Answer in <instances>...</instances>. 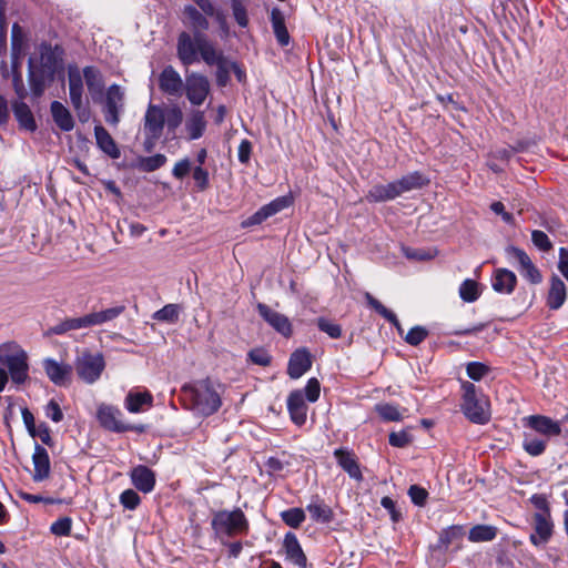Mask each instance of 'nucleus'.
<instances>
[{"mask_svg":"<svg viewBox=\"0 0 568 568\" xmlns=\"http://www.w3.org/2000/svg\"><path fill=\"white\" fill-rule=\"evenodd\" d=\"M176 55L184 67H190L202 59L207 65L216 67V83L225 87L231 79V72L235 68V61L229 59L222 50L209 40L204 33L181 32L176 41Z\"/></svg>","mask_w":568,"mask_h":568,"instance_id":"f257e3e1","label":"nucleus"},{"mask_svg":"<svg viewBox=\"0 0 568 568\" xmlns=\"http://www.w3.org/2000/svg\"><path fill=\"white\" fill-rule=\"evenodd\" d=\"M185 399L190 404V409L199 416L207 417L216 413L222 399L215 385L209 379L196 381L183 387Z\"/></svg>","mask_w":568,"mask_h":568,"instance_id":"f03ea898","label":"nucleus"},{"mask_svg":"<svg viewBox=\"0 0 568 568\" xmlns=\"http://www.w3.org/2000/svg\"><path fill=\"white\" fill-rule=\"evenodd\" d=\"M211 527L214 536L225 544V539L246 535L250 530L248 520L241 508L216 510L212 514Z\"/></svg>","mask_w":568,"mask_h":568,"instance_id":"7ed1b4c3","label":"nucleus"},{"mask_svg":"<svg viewBox=\"0 0 568 568\" xmlns=\"http://www.w3.org/2000/svg\"><path fill=\"white\" fill-rule=\"evenodd\" d=\"M0 365L7 369L16 385H22L29 379L28 354L16 342L0 344Z\"/></svg>","mask_w":568,"mask_h":568,"instance_id":"20e7f679","label":"nucleus"},{"mask_svg":"<svg viewBox=\"0 0 568 568\" xmlns=\"http://www.w3.org/2000/svg\"><path fill=\"white\" fill-rule=\"evenodd\" d=\"M463 403L460 405L464 415L474 424L484 425L490 419L489 404L483 394L470 382L462 383Z\"/></svg>","mask_w":568,"mask_h":568,"instance_id":"39448f33","label":"nucleus"},{"mask_svg":"<svg viewBox=\"0 0 568 568\" xmlns=\"http://www.w3.org/2000/svg\"><path fill=\"white\" fill-rule=\"evenodd\" d=\"M105 368V361L101 353L83 352L75 361V372L85 384L95 383Z\"/></svg>","mask_w":568,"mask_h":568,"instance_id":"423d86ee","label":"nucleus"},{"mask_svg":"<svg viewBox=\"0 0 568 568\" xmlns=\"http://www.w3.org/2000/svg\"><path fill=\"white\" fill-rule=\"evenodd\" d=\"M165 126V109L161 105L150 103L143 123V132L145 135L144 145L150 150L155 142L162 136Z\"/></svg>","mask_w":568,"mask_h":568,"instance_id":"0eeeda50","label":"nucleus"},{"mask_svg":"<svg viewBox=\"0 0 568 568\" xmlns=\"http://www.w3.org/2000/svg\"><path fill=\"white\" fill-rule=\"evenodd\" d=\"M97 419L100 425L113 433H125L131 430H142L123 420L122 412L113 405L100 404L97 409Z\"/></svg>","mask_w":568,"mask_h":568,"instance_id":"6e6552de","label":"nucleus"},{"mask_svg":"<svg viewBox=\"0 0 568 568\" xmlns=\"http://www.w3.org/2000/svg\"><path fill=\"white\" fill-rule=\"evenodd\" d=\"M506 255L509 262L517 267L521 276L532 284L541 282L542 277L539 270L534 265L528 254L516 246H508L506 248Z\"/></svg>","mask_w":568,"mask_h":568,"instance_id":"1a4fd4ad","label":"nucleus"},{"mask_svg":"<svg viewBox=\"0 0 568 568\" xmlns=\"http://www.w3.org/2000/svg\"><path fill=\"white\" fill-rule=\"evenodd\" d=\"M124 109V92L118 84H112L106 90L104 103V119L110 125L116 126L120 122V114Z\"/></svg>","mask_w":568,"mask_h":568,"instance_id":"9d476101","label":"nucleus"},{"mask_svg":"<svg viewBox=\"0 0 568 568\" xmlns=\"http://www.w3.org/2000/svg\"><path fill=\"white\" fill-rule=\"evenodd\" d=\"M183 90L191 104L201 105L210 93V82L205 75L192 72L186 75Z\"/></svg>","mask_w":568,"mask_h":568,"instance_id":"9b49d317","label":"nucleus"},{"mask_svg":"<svg viewBox=\"0 0 568 568\" xmlns=\"http://www.w3.org/2000/svg\"><path fill=\"white\" fill-rule=\"evenodd\" d=\"M554 524L550 511H538L534 516V532L530 541L536 547H544L552 536Z\"/></svg>","mask_w":568,"mask_h":568,"instance_id":"f8f14e48","label":"nucleus"},{"mask_svg":"<svg viewBox=\"0 0 568 568\" xmlns=\"http://www.w3.org/2000/svg\"><path fill=\"white\" fill-rule=\"evenodd\" d=\"M42 367L47 377L54 385L65 386L71 382L72 366L70 364L48 357L42 361Z\"/></svg>","mask_w":568,"mask_h":568,"instance_id":"ddd939ff","label":"nucleus"},{"mask_svg":"<svg viewBox=\"0 0 568 568\" xmlns=\"http://www.w3.org/2000/svg\"><path fill=\"white\" fill-rule=\"evenodd\" d=\"M159 88L163 93L179 98L183 93L184 82L180 73L172 65H168L160 73Z\"/></svg>","mask_w":568,"mask_h":568,"instance_id":"4468645a","label":"nucleus"},{"mask_svg":"<svg viewBox=\"0 0 568 568\" xmlns=\"http://www.w3.org/2000/svg\"><path fill=\"white\" fill-rule=\"evenodd\" d=\"M283 549L286 560L295 568L307 567V557L294 532L288 531L285 534L283 539Z\"/></svg>","mask_w":568,"mask_h":568,"instance_id":"2eb2a0df","label":"nucleus"},{"mask_svg":"<svg viewBox=\"0 0 568 568\" xmlns=\"http://www.w3.org/2000/svg\"><path fill=\"white\" fill-rule=\"evenodd\" d=\"M257 311L261 317L266 321L275 331L284 336L291 335L292 325L285 315L272 310L262 303L257 304Z\"/></svg>","mask_w":568,"mask_h":568,"instance_id":"dca6fc26","label":"nucleus"},{"mask_svg":"<svg viewBox=\"0 0 568 568\" xmlns=\"http://www.w3.org/2000/svg\"><path fill=\"white\" fill-rule=\"evenodd\" d=\"M153 406V396L149 390L131 389L124 399V407L132 414L142 413Z\"/></svg>","mask_w":568,"mask_h":568,"instance_id":"f3484780","label":"nucleus"},{"mask_svg":"<svg viewBox=\"0 0 568 568\" xmlns=\"http://www.w3.org/2000/svg\"><path fill=\"white\" fill-rule=\"evenodd\" d=\"M287 409L292 422L302 426L306 422L307 405L305 404L304 394L301 389L293 390L287 398Z\"/></svg>","mask_w":568,"mask_h":568,"instance_id":"a211bd4d","label":"nucleus"},{"mask_svg":"<svg viewBox=\"0 0 568 568\" xmlns=\"http://www.w3.org/2000/svg\"><path fill=\"white\" fill-rule=\"evenodd\" d=\"M27 39L23 29L14 23L11 30V65L16 71L21 65L26 53Z\"/></svg>","mask_w":568,"mask_h":568,"instance_id":"6ab92c4d","label":"nucleus"},{"mask_svg":"<svg viewBox=\"0 0 568 568\" xmlns=\"http://www.w3.org/2000/svg\"><path fill=\"white\" fill-rule=\"evenodd\" d=\"M69 94L72 106L79 108L83 100V71L77 65L68 67Z\"/></svg>","mask_w":568,"mask_h":568,"instance_id":"aec40b11","label":"nucleus"},{"mask_svg":"<svg viewBox=\"0 0 568 568\" xmlns=\"http://www.w3.org/2000/svg\"><path fill=\"white\" fill-rule=\"evenodd\" d=\"M516 284V274L507 268H497L491 276V287L499 294H511Z\"/></svg>","mask_w":568,"mask_h":568,"instance_id":"412c9836","label":"nucleus"},{"mask_svg":"<svg viewBox=\"0 0 568 568\" xmlns=\"http://www.w3.org/2000/svg\"><path fill=\"white\" fill-rule=\"evenodd\" d=\"M83 78L92 100L100 101L104 91V80L100 70L92 65L85 67Z\"/></svg>","mask_w":568,"mask_h":568,"instance_id":"4be33fe9","label":"nucleus"},{"mask_svg":"<svg viewBox=\"0 0 568 568\" xmlns=\"http://www.w3.org/2000/svg\"><path fill=\"white\" fill-rule=\"evenodd\" d=\"M133 486L144 493H151L155 486L154 473L144 465H139L131 470L130 474Z\"/></svg>","mask_w":568,"mask_h":568,"instance_id":"5701e85b","label":"nucleus"},{"mask_svg":"<svg viewBox=\"0 0 568 568\" xmlns=\"http://www.w3.org/2000/svg\"><path fill=\"white\" fill-rule=\"evenodd\" d=\"M32 462L34 467L32 479L37 483L47 479L51 469L50 458L47 449L39 444L34 446Z\"/></svg>","mask_w":568,"mask_h":568,"instance_id":"b1692460","label":"nucleus"},{"mask_svg":"<svg viewBox=\"0 0 568 568\" xmlns=\"http://www.w3.org/2000/svg\"><path fill=\"white\" fill-rule=\"evenodd\" d=\"M312 366L311 355L306 349L295 351L288 362L287 373L296 379L304 375Z\"/></svg>","mask_w":568,"mask_h":568,"instance_id":"393cba45","label":"nucleus"},{"mask_svg":"<svg viewBox=\"0 0 568 568\" xmlns=\"http://www.w3.org/2000/svg\"><path fill=\"white\" fill-rule=\"evenodd\" d=\"M527 420L528 426L536 433L546 437V439L550 436H557L561 432L560 424L546 416H529Z\"/></svg>","mask_w":568,"mask_h":568,"instance_id":"a878e982","label":"nucleus"},{"mask_svg":"<svg viewBox=\"0 0 568 568\" xmlns=\"http://www.w3.org/2000/svg\"><path fill=\"white\" fill-rule=\"evenodd\" d=\"M94 136L98 148L103 153L109 155L111 159H119L121 156L120 149L118 148L114 139L102 125H95Z\"/></svg>","mask_w":568,"mask_h":568,"instance_id":"bb28decb","label":"nucleus"},{"mask_svg":"<svg viewBox=\"0 0 568 568\" xmlns=\"http://www.w3.org/2000/svg\"><path fill=\"white\" fill-rule=\"evenodd\" d=\"M52 119L57 126L64 131L70 132L74 128V120L71 112L61 102L53 101L50 105Z\"/></svg>","mask_w":568,"mask_h":568,"instance_id":"cd10ccee","label":"nucleus"},{"mask_svg":"<svg viewBox=\"0 0 568 568\" xmlns=\"http://www.w3.org/2000/svg\"><path fill=\"white\" fill-rule=\"evenodd\" d=\"M566 297L567 290L565 283L558 276H552L547 296V306L550 310H558L565 303Z\"/></svg>","mask_w":568,"mask_h":568,"instance_id":"c85d7f7f","label":"nucleus"},{"mask_svg":"<svg viewBox=\"0 0 568 568\" xmlns=\"http://www.w3.org/2000/svg\"><path fill=\"white\" fill-rule=\"evenodd\" d=\"M397 196H399V194L395 181L387 184L373 185L366 194L368 202H386Z\"/></svg>","mask_w":568,"mask_h":568,"instance_id":"c756f323","label":"nucleus"},{"mask_svg":"<svg viewBox=\"0 0 568 568\" xmlns=\"http://www.w3.org/2000/svg\"><path fill=\"white\" fill-rule=\"evenodd\" d=\"M428 179L417 171L408 173L395 181L399 196L403 193L422 189L424 185L428 184Z\"/></svg>","mask_w":568,"mask_h":568,"instance_id":"7c9ffc66","label":"nucleus"},{"mask_svg":"<svg viewBox=\"0 0 568 568\" xmlns=\"http://www.w3.org/2000/svg\"><path fill=\"white\" fill-rule=\"evenodd\" d=\"M338 465L352 477L357 480L362 479V471L355 459V456L345 449H336L334 453Z\"/></svg>","mask_w":568,"mask_h":568,"instance_id":"2f4dec72","label":"nucleus"},{"mask_svg":"<svg viewBox=\"0 0 568 568\" xmlns=\"http://www.w3.org/2000/svg\"><path fill=\"white\" fill-rule=\"evenodd\" d=\"M206 128V121L204 118V112L200 110H195L187 116L185 121V130L189 134L190 140L200 139Z\"/></svg>","mask_w":568,"mask_h":568,"instance_id":"473e14b6","label":"nucleus"},{"mask_svg":"<svg viewBox=\"0 0 568 568\" xmlns=\"http://www.w3.org/2000/svg\"><path fill=\"white\" fill-rule=\"evenodd\" d=\"M306 510L316 523L326 524L329 523L333 517L332 509L318 497L312 499L306 506Z\"/></svg>","mask_w":568,"mask_h":568,"instance_id":"72a5a7b5","label":"nucleus"},{"mask_svg":"<svg viewBox=\"0 0 568 568\" xmlns=\"http://www.w3.org/2000/svg\"><path fill=\"white\" fill-rule=\"evenodd\" d=\"M13 114L19 122L20 126L33 132L37 129V123L29 105L22 101L16 102L12 106Z\"/></svg>","mask_w":568,"mask_h":568,"instance_id":"f704fd0d","label":"nucleus"},{"mask_svg":"<svg viewBox=\"0 0 568 568\" xmlns=\"http://www.w3.org/2000/svg\"><path fill=\"white\" fill-rule=\"evenodd\" d=\"M271 22H272L273 31H274L277 42L282 47L287 45L290 43V34L285 27L284 17L278 9L272 10Z\"/></svg>","mask_w":568,"mask_h":568,"instance_id":"c9c22d12","label":"nucleus"},{"mask_svg":"<svg viewBox=\"0 0 568 568\" xmlns=\"http://www.w3.org/2000/svg\"><path fill=\"white\" fill-rule=\"evenodd\" d=\"M365 300H366L367 304L373 310H375L381 316H383L386 321H388L389 323H392L396 327V329L399 333V335H403L404 329H403V327H402L397 316L392 311L386 308L378 300H376L369 293L365 294Z\"/></svg>","mask_w":568,"mask_h":568,"instance_id":"e433bc0d","label":"nucleus"},{"mask_svg":"<svg viewBox=\"0 0 568 568\" xmlns=\"http://www.w3.org/2000/svg\"><path fill=\"white\" fill-rule=\"evenodd\" d=\"M183 13L190 21V24L196 30L192 36H194L196 32L203 33L202 31L209 29L210 23L205 17L206 14L197 10L195 7L185 6Z\"/></svg>","mask_w":568,"mask_h":568,"instance_id":"4c0bfd02","label":"nucleus"},{"mask_svg":"<svg viewBox=\"0 0 568 568\" xmlns=\"http://www.w3.org/2000/svg\"><path fill=\"white\" fill-rule=\"evenodd\" d=\"M547 445V439L535 434L525 433L523 447L531 456L541 455Z\"/></svg>","mask_w":568,"mask_h":568,"instance_id":"58836bf2","label":"nucleus"},{"mask_svg":"<svg viewBox=\"0 0 568 568\" xmlns=\"http://www.w3.org/2000/svg\"><path fill=\"white\" fill-rule=\"evenodd\" d=\"M497 536V528L490 525L474 526L468 534V539L471 542L490 541Z\"/></svg>","mask_w":568,"mask_h":568,"instance_id":"ea45409f","label":"nucleus"},{"mask_svg":"<svg viewBox=\"0 0 568 568\" xmlns=\"http://www.w3.org/2000/svg\"><path fill=\"white\" fill-rule=\"evenodd\" d=\"M124 310L123 305H118L99 312H92L90 313L92 325L98 326L111 322L120 316Z\"/></svg>","mask_w":568,"mask_h":568,"instance_id":"a19ab883","label":"nucleus"},{"mask_svg":"<svg viewBox=\"0 0 568 568\" xmlns=\"http://www.w3.org/2000/svg\"><path fill=\"white\" fill-rule=\"evenodd\" d=\"M280 517L286 526L294 528V529L300 528L301 525L306 519L304 509H302L300 507H293V508L283 510V511H281Z\"/></svg>","mask_w":568,"mask_h":568,"instance_id":"79ce46f5","label":"nucleus"},{"mask_svg":"<svg viewBox=\"0 0 568 568\" xmlns=\"http://www.w3.org/2000/svg\"><path fill=\"white\" fill-rule=\"evenodd\" d=\"M29 83L32 94L36 98H39L43 94L45 90V77L42 71H37L33 69L32 59L29 60Z\"/></svg>","mask_w":568,"mask_h":568,"instance_id":"37998d69","label":"nucleus"},{"mask_svg":"<svg viewBox=\"0 0 568 568\" xmlns=\"http://www.w3.org/2000/svg\"><path fill=\"white\" fill-rule=\"evenodd\" d=\"M181 307L176 304H166L161 310L153 313L152 318L158 322L174 324L179 321Z\"/></svg>","mask_w":568,"mask_h":568,"instance_id":"c03bdc74","label":"nucleus"},{"mask_svg":"<svg viewBox=\"0 0 568 568\" xmlns=\"http://www.w3.org/2000/svg\"><path fill=\"white\" fill-rule=\"evenodd\" d=\"M459 296L464 302L473 303L480 296L478 283L467 278L459 286Z\"/></svg>","mask_w":568,"mask_h":568,"instance_id":"a18cd8bd","label":"nucleus"},{"mask_svg":"<svg viewBox=\"0 0 568 568\" xmlns=\"http://www.w3.org/2000/svg\"><path fill=\"white\" fill-rule=\"evenodd\" d=\"M375 410L379 417L386 422H399L403 419V413L399 410L398 406L389 403L377 404Z\"/></svg>","mask_w":568,"mask_h":568,"instance_id":"49530a36","label":"nucleus"},{"mask_svg":"<svg viewBox=\"0 0 568 568\" xmlns=\"http://www.w3.org/2000/svg\"><path fill=\"white\" fill-rule=\"evenodd\" d=\"M183 113L179 106L165 109V126L168 132L175 134L176 129L182 124Z\"/></svg>","mask_w":568,"mask_h":568,"instance_id":"de8ad7c7","label":"nucleus"},{"mask_svg":"<svg viewBox=\"0 0 568 568\" xmlns=\"http://www.w3.org/2000/svg\"><path fill=\"white\" fill-rule=\"evenodd\" d=\"M292 204V197L290 196H280L265 204L263 207L267 219L275 215L276 213L287 209Z\"/></svg>","mask_w":568,"mask_h":568,"instance_id":"09e8293b","label":"nucleus"},{"mask_svg":"<svg viewBox=\"0 0 568 568\" xmlns=\"http://www.w3.org/2000/svg\"><path fill=\"white\" fill-rule=\"evenodd\" d=\"M165 162L166 156L164 154H155L152 156L141 159L140 169L144 172H153L163 166Z\"/></svg>","mask_w":568,"mask_h":568,"instance_id":"8fccbe9b","label":"nucleus"},{"mask_svg":"<svg viewBox=\"0 0 568 568\" xmlns=\"http://www.w3.org/2000/svg\"><path fill=\"white\" fill-rule=\"evenodd\" d=\"M120 503L124 508L133 510L140 505L141 498L135 490L126 489L121 493Z\"/></svg>","mask_w":568,"mask_h":568,"instance_id":"3c124183","label":"nucleus"},{"mask_svg":"<svg viewBox=\"0 0 568 568\" xmlns=\"http://www.w3.org/2000/svg\"><path fill=\"white\" fill-rule=\"evenodd\" d=\"M233 16L239 26L245 28L248 24L247 12L241 0H231Z\"/></svg>","mask_w":568,"mask_h":568,"instance_id":"603ef678","label":"nucleus"},{"mask_svg":"<svg viewBox=\"0 0 568 568\" xmlns=\"http://www.w3.org/2000/svg\"><path fill=\"white\" fill-rule=\"evenodd\" d=\"M317 326L322 332L326 333L332 338H338L342 335L341 326L326 318H318Z\"/></svg>","mask_w":568,"mask_h":568,"instance_id":"864d4df0","label":"nucleus"},{"mask_svg":"<svg viewBox=\"0 0 568 568\" xmlns=\"http://www.w3.org/2000/svg\"><path fill=\"white\" fill-rule=\"evenodd\" d=\"M531 241L536 247H538L542 252H548L552 247V243L549 240L548 235L539 230H535L531 233Z\"/></svg>","mask_w":568,"mask_h":568,"instance_id":"5fc2aeb1","label":"nucleus"},{"mask_svg":"<svg viewBox=\"0 0 568 568\" xmlns=\"http://www.w3.org/2000/svg\"><path fill=\"white\" fill-rule=\"evenodd\" d=\"M428 335L426 328L422 326H415L409 329V332L405 336V342L409 345L417 346L419 345Z\"/></svg>","mask_w":568,"mask_h":568,"instance_id":"6e6d98bb","label":"nucleus"},{"mask_svg":"<svg viewBox=\"0 0 568 568\" xmlns=\"http://www.w3.org/2000/svg\"><path fill=\"white\" fill-rule=\"evenodd\" d=\"M304 394V399L314 403L320 397L321 386L316 378H310L304 389H301Z\"/></svg>","mask_w":568,"mask_h":568,"instance_id":"4d7b16f0","label":"nucleus"},{"mask_svg":"<svg viewBox=\"0 0 568 568\" xmlns=\"http://www.w3.org/2000/svg\"><path fill=\"white\" fill-rule=\"evenodd\" d=\"M466 372L473 381H480L488 372V367L479 362H470L467 364Z\"/></svg>","mask_w":568,"mask_h":568,"instance_id":"13d9d810","label":"nucleus"},{"mask_svg":"<svg viewBox=\"0 0 568 568\" xmlns=\"http://www.w3.org/2000/svg\"><path fill=\"white\" fill-rule=\"evenodd\" d=\"M408 496L416 506L422 507L426 504L428 491L418 485H412L408 489Z\"/></svg>","mask_w":568,"mask_h":568,"instance_id":"bf43d9fd","label":"nucleus"},{"mask_svg":"<svg viewBox=\"0 0 568 568\" xmlns=\"http://www.w3.org/2000/svg\"><path fill=\"white\" fill-rule=\"evenodd\" d=\"M193 180L200 191L206 190L210 184L207 170L203 169V166H195L193 170Z\"/></svg>","mask_w":568,"mask_h":568,"instance_id":"052dcab7","label":"nucleus"},{"mask_svg":"<svg viewBox=\"0 0 568 568\" xmlns=\"http://www.w3.org/2000/svg\"><path fill=\"white\" fill-rule=\"evenodd\" d=\"M248 358L252 363L260 366H267L271 363V356L264 348L251 349Z\"/></svg>","mask_w":568,"mask_h":568,"instance_id":"680f3d73","label":"nucleus"},{"mask_svg":"<svg viewBox=\"0 0 568 568\" xmlns=\"http://www.w3.org/2000/svg\"><path fill=\"white\" fill-rule=\"evenodd\" d=\"M72 521L69 517L58 519L51 525V532L57 536H68L71 531Z\"/></svg>","mask_w":568,"mask_h":568,"instance_id":"e2e57ef3","label":"nucleus"},{"mask_svg":"<svg viewBox=\"0 0 568 568\" xmlns=\"http://www.w3.org/2000/svg\"><path fill=\"white\" fill-rule=\"evenodd\" d=\"M44 412L45 416L54 423H60L63 419V413L54 399L47 404Z\"/></svg>","mask_w":568,"mask_h":568,"instance_id":"0e129e2a","label":"nucleus"},{"mask_svg":"<svg viewBox=\"0 0 568 568\" xmlns=\"http://www.w3.org/2000/svg\"><path fill=\"white\" fill-rule=\"evenodd\" d=\"M190 170L191 161L187 158H185L175 163L172 170V175L178 180H182L189 174Z\"/></svg>","mask_w":568,"mask_h":568,"instance_id":"69168bd1","label":"nucleus"},{"mask_svg":"<svg viewBox=\"0 0 568 568\" xmlns=\"http://www.w3.org/2000/svg\"><path fill=\"white\" fill-rule=\"evenodd\" d=\"M389 444L394 447H405L410 442L409 434L407 432H393L389 434Z\"/></svg>","mask_w":568,"mask_h":568,"instance_id":"338daca9","label":"nucleus"},{"mask_svg":"<svg viewBox=\"0 0 568 568\" xmlns=\"http://www.w3.org/2000/svg\"><path fill=\"white\" fill-rule=\"evenodd\" d=\"M558 270L562 276L568 281V250L565 247L559 248Z\"/></svg>","mask_w":568,"mask_h":568,"instance_id":"774afa93","label":"nucleus"}]
</instances>
